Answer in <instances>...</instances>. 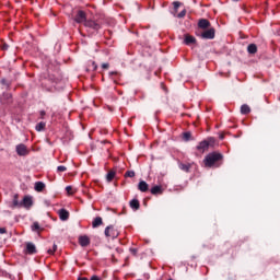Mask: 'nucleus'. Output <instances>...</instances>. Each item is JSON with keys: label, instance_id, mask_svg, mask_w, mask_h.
Instances as JSON below:
<instances>
[{"label": "nucleus", "instance_id": "obj_1", "mask_svg": "<svg viewBox=\"0 0 280 280\" xmlns=\"http://www.w3.org/2000/svg\"><path fill=\"white\" fill-rule=\"evenodd\" d=\"M224 155L218 152H211L203 159L205 167H220L222 165L221 161H223Z\"/></svg>", "mask_w": 280, "mask_h": 280}, {"label": "nucleus", "instance_id": "obj_2", "mask_svg": "<svg viewBox=\"0 0 280 280\" xmlns=\"http://www.w3.org/2000/svg\"><path fill=\"white\" fill-rule=\"evenodd\" d=\"M213 143H215V139L208 138L207 140L199 142V144L197 145V150L199 152H207V150H209V147L213 145Z\"/></svg>", "mask_w": 280, "mask_h": 280}, {"label": "nucleus", "instance_id": "obj_3", "mask_svg": "<svg viewBox=\"0 0 280 280\" xmlns=\"http://www.w3.org/2000/svg\"><path fill=\"white\" fill-rule=\"evenodd\" d=\"M200 38H203V40H213L215 38V28L209 27L208 30L203 31L200 34Z\"/></svg>", "mask_w": 280, "mask_h": 280}, {"label": "nucleus", "instance_id": "obj_4", "mask_svg": "<svg viewBox=\"0 0 280 280\" xmlns=\"http://www.w3.org/2000/svg\"><path fill=\"white\" fill-rule=\"evenodd\" d=\"M105 237H112V240H117L119 237V232L115 230V226L108 225L105 228Z\"/></svg>", "mask_w": 280, "mask_h": 280}, {"label": "nucleus", "instance_id": "obj_5", "mask_svg": "<svg viewBox=\"0 0 280 280\" xmlns=\"http://www.w3.org/2000/svg\"><path fill=\"white\" fill-rule=\"evenodd\" d=\"M15 150H16V154L19 156H27L30 154V151L27 150V147L23 143L18 144Z\"/></svg>", "mask_w": 280, "mask_h": 280}, {"label": "nucleus", "instance_id": "obj_6", "mask_svg": "<svg viewBox=\"0 0 280 280\" xmlns=\"http://www.w3.org/2000/svg\"><path fill=\"white\" fill-rule=\"evenodd\" d=\"M24 253H25V255H36V253H37L36 245H34V243H32V242H27Z\"/></svg>", "mask_w": 280, "mask_h": 280}, {"label": "nucleus", "instance_id": "obj_7", "mask_svg": "<svg viewBox=\"0 0 280 280\" xmlns=\"http://www.w3.org/2000/svg\"><path fill=\"white\" fill-rule=\"evenodd\" d=\"M84 26L85 27H89L90 30H94V32H97L100 30V27H102L100 25V23L95 22V21H92V20H86L84 22Z\"/></svg>", "mask_w": 280, "mask_h": 280}, {"label": "nucleus", "instance_id": "obj_8", "mask_svg": "<svg viewBox=\"0 0 280 280\" xmlns=\"http://www.w3.org/2000/svg\"><path fill=\"white\" fill-rule=\"evenodd\" d=\"M74 21L75 23H86V13L82 10L78 11Z\"/></svg>", "mask_w": 280, "mask_h": 280}, {"label": "nucleus", "instance_id": "obj_9", "mask_svg": "<svg viewBox=\"0 0 280 280\" xmlns=\"http://www.w3.org/2000/svg\"><path fill=\"white\" fill-rule=\"evenodd\" d=\"M209 27H211V22H209V20L200 19L198 21V28L199 30H209Z\"/></svg>", "mask_w": 280, "mask_h": 280}, {"label": "nucleus", "instance_id": "obj_10", "mask_svg": "<svg viewBox=\"0 0 280 280\" xmlns=\"http://www.w3.org/2000/svg\"><path fill=\"white\" fill-rule=\"evenodd\" d=\"M58 215H59V220H61V222H67V220H69V211H67V209L61 208L58 211Z\"/></svg>", "mask_w": 280, "mask_h": 280}, {"label": "nucleus", "instance_id": "obj_11", "mask_svg": "<svg viewBox=\"0 0 280 280\" xmlns=\"http://www.w3.org/2000/svg\"><path fill=\"white\" fill-rule=\"evenodd\" d=\"M79 244L83 248H86V246H89L91 244V238H89V236H86V235L79 236Z\"/></svg>", "mask_w": 280, "mask_h": 280}, {"label": "nucleus", "instance_id": "obj_12", "mask_svg": "<svg viewBox=\"0 0 280 280\" xmlns=\"http://www.w3.org/2000/svg\"><path fill=\"white\" fill-rule=\"evenodd\" d=\"M1 104H12V94L3 93L0 98Z\"/></svg>", "mask_w": 280, "mask_h": 280}, {"label": "nucleus", "instance_id": "obj_13", "mask_svg": "<svg viewBox=\"0 0 280 280\" xmlns=\"http://www.w3.org/2000/svg\"><path fill=\"white\" fill-rule=\"evenodd\" d=\"M34 205V201H32V197L25 196L22 200V207H25V209H30Z\"/></svg>", "mask_w": 280, "mask_h": 280}, {"label": "nucleus", "instance_id": "obj_14", "mask_svg": "<svg viewBox=\"0 0 280 280\" xmlns=\"http://www.w3.org/2000/svg\"><path fill=\"white\" fill-rule=\"evenodd\" d=\"M139 191H142V194H145L150 189V186L145 183V180H140L138 184Z\"/></svg>", "mask_w": 280, "mask_h": 280}, {"label": "nucleus", "instance_id": "obj_15", "mask_svg": "<svg viewBox=\"0 0 280 280\" xmlns=\"http://www.w3.org/2000/svg\"><path fill=\"white\" fill-rule=\"evenodd\" d=\"M152 196H161L163 194V186L156 185L151 188Z\"/></svg>", "mask_w": 280, "mask_h": 280}, {"label": "nucleus", "instance_id": "obj_16", "mask_svg": "<svg viewBox=\"0 0 280 280\" xmlns=\"http://www.w3.org/2000/svg\"><path fill=\"white\" fill-rule=\"evenodd\" d=\"M184 36H185L184 43L186 45H196V37L189 35V34H185Z\"/></svg>", "mask_w": 280, "mask_h": 280}, {"label": "nucleus", "instance_id": "obj_17", "mask_svg": "<svg viewBox=\"0 0 280 280\" xmlns=\"http://www.w3.org/2000/svg\"><path fill=\"white\" fill-rule=\"evenodd\" d=\"M179 170H182V172H186V174H189L190 170H191V163H179L178 164Z\"/></svg>", "mask_w": 280, "mask_h": 280}, {"label": "nucleus", "instance_id": "obj_18", "mask_svg": "<svg viewBox=\"0 0 280 280\" xmlns=\"http://www.w3.org/2000/svg\"><path fill=\"white\" fill-rule=\"evenodd\" d=\"M129 206L133 211H139V209L141 208V203L138 201V199H132L129 202Z\"/></svg>", "mask_w": 280, "mask_h": 280}, {"label": "nucleus", "instance_id": "obj_19", "mask_svg": "<svg viewBox=\"0 0 280 280\" xmlns=\"http://www.w3.org/2000/svg\"><path fill=\"white\" fill-rule=\"evenodd\" d=\"M21 207H23V203H22V201L19 202V195H14L13 196L12 209H16V208L21 209Z\"/></svg>", "mask_w": 280, "mask_h": 280}, {"label": "nucleus", "instance_id": "obj_20", "mask_svg": "<svg viewBox=\"0 0 280 280\" xmlns=\"http://www.w3.org/2000/svg\"><path fill=\"white\" fill-rule=\"evenodd\" d=\"M104 224V221L102 220V217H96L92 222V228L97 229V226H102Z\"/></svg>", "mask_w": 280, "mask_h": 280}, {"label": "nucleus", "instance_id": "obj_21", "mask_svg": "<svg viewBox=\"0 0 280 280\" xmlns=\"http://www.w3.org/2000/svg\"><path fill=\"white\" fill-rule=\"evenodd\" d=\"M248 54L255 55L257 54V45L256 44H249L247 46Z\"/></svg>", "mask_w": 280, "mask_h": 280}, {"label": "nucleus", "instance_id": "obj_22", "mask_svg": "<svg viewBox=\"0 0 280 280\" xmlns=\"http://www.w3.org/2000/svg\"><path fill=\"white\" fill-rule=\"evenodd\" d=\"M34 189H35V191H38V192L43 191V189H45V183L36 182Z\"/></svg>", "mask_w": 280, "mask_h": 280}, {"label": "nucleus", "instance_id": "obj_23", "mask_svg": "<svg viewBox=\"0 0 280 280\" xmlns=\"http://www.w3.org/2000/svg\"><path fill=\"white\" fill-rule=\"evenodd\" d=\"M248 113H250V106L244 104L241 106V114L242 115H248Z\"/></svg>", "mask_w": 280, "mask_h": 280}, {"label": "nucleus", "instance_id": "obj_24", "mask_svg": "<svg viewBox=\"0 0 280 280\" xmlns=\"http://www.w3.org/2000/svg\"><path fill=\"white\" fill-rule=\"evenodd\" d=\"M115 174H116L115 171H110L107 173L106 175L107 183H113V178H115Z\"/></svg>", "mask_w": 280, "mask_h": 280}, {"label": "nucleus", "instance_id": "obj_25", "mask_svg": "<svg viewBox=\"0 0 280 280\" xmlns=\"http://www.w3.org/2000/svg\"><path fill=\"white\" fill-rule=\"evenodd\" d=\"M45 126L46 124L42 121L36 125L35 130H37V132H43V130H45Z\"/></svg>", "mask_w": 280, "mask_h": 280}, {"label": "nucleus", "instance_id": "obj_26", "mask_svg": "<svg viewBox=\"0 0 280 280\" xmlns=\"http://www.w3.org/2000/svg\"><path fill=\"white\" fill-rule=\"evenodd\" d=\"M184 141H191V133L189 131H186L183 133Z\"/></svg>", "mask_w": 280, "mask_h": 280}, {"label": "nucleus", "instance_id": "obj_27", "mask_svg": "<svg viewBox=\"0 0 280 280\" xmlns=\"http://www.w3.org/2000/svg\"><path fill=\"white\" fill-rule=\"evenodd\" d=\"M135 176H136L135 171H127L125 173V178H135Z\"/></svg>", "mask_w": 280, "mask_h": 280}, {"label": "nucleus", "instance_id": "obj_28", "mask_svg": "<svg viewBox=\"0 0 280 280\" xmlns=\"http://www.w3.org/2000/svg\"><path fill=\"white\" fill-rule=\"evenodd\" d=\"M182 3L179 1H174L173 7H174V12H178V9L180 8Z\"/></svg>", "mask_w": 280, "mask_h": 280}, {"label": "nucleus", "instance_id": "obj_29", "mask_svg": "<svg viewBox=\"0 0 280 280\" xmlns=\"http://www.w3.org/2000/svg\"><path fill=\"white\" fill-rule=\"evenodd\" d=\"M32 231H40V224L38 222H34L32 225Z\"/></svg>", "mask_w": 280, "mask_h": 280}, {"label": "nucleus", "instance_id": "obj_30", "mask_svg": "<svg viewBox=\"0 0 280 280\" xmlns=\"http://www.w3.org/2000/svg\"><path fill=\"white\" fill-rule=\"evenodd\" d=\"M56 250H58V245L54 244L52 249H48V255H54V253H56Z\"/></svg>", "mask_w": 280, "mask_h": 280}, {"label": "nucleus", "instance_id": "obj_31", "mask_svg": "<svg viewBox=\"0 0 280 280\" xmlns=\"http://www.w3.org/2000/svg\"><path fill=\"white\" fill-rule=\"evenodd\" d=\"M187 14V10H183L182 12H179L178 14H177V19H185V15Z\"/></svg>", "mask_w": 280, "mask_h": 280}, {"label": "nucleus", "instance_id": "obj_32", "mask_svg": "<svg viewBox=\"0 0 280 280\" xmlns=\"http://www.w3.org/2000/svg\"><path fill=\"white\" fill-rule=\"evenodd\" d=\"M1 84H3L4 86H7V89H10V81L2 79L1 80Z\"/></svg>", "mask_w": 280, "mask_h": 280}, {"label": "nucleus", "instance_id": "obj_33", "mask_svg": "<svg viewBox=\"0 0 280 280\" xmlns=\"http://www.w3.org/2000/svg\"><path fill=\"white\" fill-rule=\"evenodd\" d=\"M90 68H92V71H97V63L92 61V66H90Z\"/></svg>", "mask_w": 280, "mask_h": 280}, {"label": "nucleus", "instance_id": "obj_34", "mask_svg": "<svg viewBox=\"0 0 280 280\" xmlns=\"http://www.w3.org/2000/svg\"><path fill=\"white\" fill-rule=\"evenodd\" d=\"M9 47H10V46H9L7 43H3L2 46H1V49H2L3 51H8Z\"/></svg>", "mask_w": 280, "mask_h": 280}, {"label": "nucleus", "instance_id": "obj_35", "mask_svg": "<svg viewBox=\"0 0 280 280\" xmlns=\"http://www.w3.org/2000/svg\"><path fill=\"white\" fill-rule=\"evenodd\" d=\"M57 172H67V167L60 165V166L57 167Z\"/></svg>", "mask_w": 280, "mask_h": 280}, {"label": "nucleus", "instance_id": "obj_36", "mask_svg": "<svg viewBox=\"0 0 280 280\" xmlns=\"http://www.w3.org/2000/svg\"><path fill=\"white\" fill-rule=\"evenodd\" d=\"M8 233V230H5V228H0V235H3Z\"/></svg>", "mask_w": 280, "mask_h": 280}, {"label": "nucleus", "instance_id": "obj_37", "mask_svg": "<svg viewBox=\"0 0 280 280\" xmlns=\"http://www.w3.org/2000/svg\"><path fill=\"white\" fill-rule=\"evenodd\" d=\"M110 67V65L108 63H102V69H108Z\"/></svg>", "mask_w": 280, "mask_h": 280}, {"label": "nucleus", "instance_id": "obj_38", "mask_svg": "<svg viewBox=\"0 0 280 280\" xmlns=\"http://www.w3.org/2000/svg\"><path fill=\"white\" fill-rule=\"evenodd\" d=\"M71 189H73L71 186H67V187H66V191H67L68 194H71Z\"/></svg>", "mask_w": 280, "mask_h": 280}, {"label": "nucleus", "instance_id": "obj_39", "mask_svg": "<svg viewBox=\"0 0 280 280\" xmlns=\"http://www.w3.org/2000/svg\"><path fill=\"white\" fill-rule=\"evenodd\" d=\"M130 253L137 255V248H130Z\"/></svg>", "mask_w": 280, "mask_h": 280}, {"label": "nucleus", "instance_id": "obj_40", "mask_svg": "<svg viewBox=\"0 0 280 280\" xmlns=\"http://www.w3.org/2000/svg\"><path fill=\"white\" fill-rule=\"evenodd\" d=\"M90 280H102V279H100V277L97 276H92Z\"/></svg>", "mask_w": 280, "mask_h": 280}, {"label": "nucleus", "instance_id": "obj_41", "mask_svg": "<svg viewBox=\"0 0 280 280\" xmlns=\"http://www.w3.org/2000/svg\"><path fill=\"white\" fill-rule=\"evenodd\" d=\"M56 84H58V82H60V80H62V79H60V78H57V79H51Z\"/></svg>", "mask_w": 280, "mask_h": 280}, {"label": "nucleus", "instance_id": "obj_42", "mask_svg": "<svg viewBox=\"0 0 280 280\" xmlns=\"http://www.w3.org/2000/svg\"><path fill=\"white\" fill-rule=\"evenodd\" d=\"M39 115H40V118L43 119V118L45 117V110H42V112L39 113Z\"/></svg>", "mask_w": 280, "mask_h": 280}, {"label": "nucleus", "instance_id": "obj_43", "mask_svg": "<svg viewBox=\"0 0 280 280\" xmlns=\"http://www.w3.org/2000/svg\"><path fill=\"white\" fill-rule=\"evenodd\" d=\"M78 280H89L88 278H78Z\"/></svg>", "mask_w": 280, "mask_h": 280}, {"label": "nucleus", "instance_id": "obj_44", "mask_svg": "<svg viewBox=\"0 0 280 280\" xmlns=\"http://www.w3.org/2000/svg\"><path fill=\"white\" fill-rule=\"evenodd\" d=\"M117 72H109V75H115Z\"/></svg>", "mask_w": 280, "mask_h": 280}, {"label": "nucleus", "instance_id": "obj_45", "mask_svg": "<svg viewBox=\"0 0 280 280\" xmlns=\"http://www.w3.org/2000/svg\"><path fill=\"white\" fill-rule=\"evenodd\" d=\"M220 139H224V136H221Z\"/></svg>", "mask_w": 280, "mask_h": 280}, {"label": "nucleus", "instance_id": "obj_46", "mask_svg": "<svg viewBox=\"0 0 280 280\" xmlns=\"http://www.w3.org/2000/svg\"><path fill=\"white\" fill-rule=\"evenodd\" d=\"M233 1H240V0H233Z\"/></svg>", "mask_w": 280, "mask_h": 280}]
</instances>
